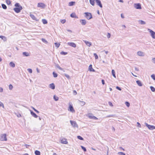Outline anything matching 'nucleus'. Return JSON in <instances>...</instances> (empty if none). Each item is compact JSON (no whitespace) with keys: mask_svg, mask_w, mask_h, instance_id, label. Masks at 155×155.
Instances as JSON below:
<instances>
[{"mask_svg":"<svg viewBox=\"0 0 155 155\" xmlns=\"http://www.w3.org/2000/svg\"><path fill=\"white\" fill-rule=\"evenodd\" d=\"M61 143L64 144H67L68 143L67 140L64 138H63L61 140Z\"/></svg>","mask_w":155,"mask_h":155,"instance_id":"obj_12","label":"nucleus"},{"mask_svg":"<svg viewBox=\"0 0 155 155\" xmlns=\"http://www.w3.org/2000/svg\"><path fill=\"white\" fill-rule=\"evenodd\" d=\"M145 124L146 126L147 127L148 129L150 130H153L155 129V126L153 125H150L148 124L147 123H145Z\"/></svg>","mask_w":155,"mask_h":155,"instance_id":"obj_4","label":"nucleus"},{"mask_svg":"<svg viewBox=\"0 0 155 155\" xmlns=\"http://www.w3.org/2000/svg\"><path fill=\"white\" fill-rule=\"evenodd\" d=\"M42 21L44 24H47L48 23L47 21L45 19H43Z\"/></svg>","mask_w":155,"mask_h":155,"instance_id":"obj_31","label":"nucleus"},{"mask_svg":"<svg viewBox=\"0 0 155 155\" xmlns=\"http://www.w3.org/2000/svg\"><path fill=\"white\" fill-rule=\"evenodd\" d=\"M150 87L152 91L153 92L155 91V88L154 87L151 86Z\"/></svg>","mask_w":155,"mask_h":155,"instance_id":"obj_32","label":"nucleus"},{"mask_svg":"<svg viewBox=\"0 0 155 155\" xmlns=\"http://www.w3.org/2000/svg\"><path fill=\"white\" fill-rule=\"evenodd\" d=\"M9 65L12 68H14L15 67V64L12 62H11L9 63Z\"/></svg>","mask_w":155,"mask_h":155,"instance_id":"obj_26","label":"nucleus"},{"mask_svg":"<svg viewBox=\"0 0 155 155\" xmlns=\"http://www.w3.org/2000/svg\"><path fill=\"white\" fill-rule=\"evenodd\" d=\"M148 30L149 31L150 33L151 36L153 38L155 39V32L150 29H148Z\"/></svg>","mask_w":155,"mask_h":155,"instance_id":"obj_5","label":"nucleus"},{"mask_svg":"<svg viewBox=\"0 0 155 155\" xmlns=\"http://www.w3.org/2000/svg\"><path fill=\"white\" fill-rule=\"evenodd\" d=\"M135 70L136 71H139V69L135 67Z\"/></svg>","mask_w":155,"mask_h":155,"instance_id":"obj_64","label":"nucleus"},{"mask_svg":"<svg viewBox=\"0 0 155 155\" xmlns=\"http://www.w3.org/2000/svg\"><path fill=\"white\" fill-rule=\"evenodd\" d=\"M42 41L43 42H44L45 43H47V41L44 38H42Z\"/></svg>","mask_w":155,"mask_h":155,"instance_id":"obj_53","label":"nucleus"},{"mask_svg":"<svg viewBox=\"0 0 155 155\" xmlns=\"http://www.w3.org/2000/svg\"><path fill=\"white\" fill-rule=\"evenodd\" d=\"M53 75L54 78H56L58 76V74L54 72H53Z\"/></svg>","mask_w":155,"mask_h":155,"instance_id":"obj_34","label":"nucleus"},{"mask_svg":"<svg viewBox=\"0 0 155 155\" xmlns=\"http://www.w3.org/2000/svg\"><path fill=\"white\" fill-rule=\"evenodd\" d=\"M84 41L85 42L86 44L89 47H90L91 45V43L89 41Z\"/></svg>","mask_w":155,"mask_h":155,"instance_id":"obj_18","label":"nucleus"},{"mask_svg":"<svg viewBox=\"0 0 155 155\" xmlns=\"http://www.w3.org/2000/svg\"><path fill=\"white\" fill-rule=\"evenodd\" d=\"M0 38L2 39L4 41H7V38L6 37L2 35L0 36Z\"/></svg>","mask_w":155,"mask_h":155,"instance_id":"obj_22","label":"nucleus"},{"mask_svg":"<svg viewBox=\"0 0 155 155\" xmlns=\"http://www.w3.org/2000/svg\"><path fill=\"white\" fill-rule=\"evenodd\" d=\"M2 107L3 108H4V105L0 101V107Z\"/></svg>","mask_w":155,"mask_h":155,"instance_id":"obj_49","label":"nucleus"},{"mask_svg":"<svg viewBox=\"0 0 155 155\" xmlns=\"http://www.w3.org/2000/svg\"><path fill=\"white\" fill-rule=\"evenodd\" d=\"M30 113L31 115L35 118H37L38 116L32 111L31 110Z\"/></svg>","mask_w":155,"mask_h":155,"instance_id":"obj_14","label":"nucleus"},{"mask_svg":"<svg viewBox=\"0 0 155 155\" xmlns=\"http://www.w3.org/2000/svg\"><path fill=\"white\" fill-rule=\"evenodd\" d=\"M45 5L42 3H39L38 4V7L44 8L45 7Z\"/></svg>","mask_w":155,"mask_h":155,"instance_id":"obj_9","label":"nucleus"},{"mask_svg":"<svg viewBox=\"0 0 155 155\" xmlns=\"http://www.w3.org/2000/svg\"><path fill=\"white\" fill-rule=\"evenodd\" d=\"M139 22L141 25H144L146 24L145 21L142 20H139Z\"/></svg>","mask_w":155,"mask_h":155,"instance_id":"obj_27","label":"nucleus"},{"mask_svg":"<svg viewBox=\"0 0 155 155\" xmlns=\"http://www.w3.org/2000/svg\"><path fill=\"white\" fill-rule=\"evenodd\" d=\"M64 75L68 79H69L70 78V76L68 75L67 74H64Z\"/></svg>","mask_w":155,"mask_h":155,"instance_id":"obj_50","label":"nucleus"},{"mask_svg":"<svg viewBox=\"0 0 155 155\" xmlns=\"http://www.w3.org/2000/svg\"><path fill=\"white\" fill-rule=\"evenodd\" d=\"M94 1L95 0H89V2L90 3L92 6H94Z\"/></svg>","mask_w":155,"mask_h":155,"instance_id":"obj_23","label":"nucleus"},{"mask_svg":"<svg viewBox=\"0 0 155 155\" xmlns=\"http://www.w3.org/2000/svg\"><path fill=\"white\" fill-rule=\"evenodd\" d=\"M112 74L113 76L115 78H116V76L115 75V73L114 70H112L111 71Z\"/></svg>","mask_w":155,"mask_h":155,"instance_id":"obj_25","label":"nucleus"},{"mask_svg":"<svg viewBox=\"0 0 155 155\" xmlns=\"http://www.w3.org/2000/svg\"><path fill=\"white\" fill-rule=\"evenodd\" d=\"M6 2L7 4L8 5H10L11 3V2L10 1V0H6Z\"/></svg>","mask_w":155,"mask_h":155,"instance_id":"obj_44","label":"nucleus"},{"mask_svg":"<svg viewBox=\"0 0 155 155\" xmlns=\"http://www.w3.org/2000/svg\"><path fill=\"white\" fill-rule=\"evenodd\" d=\"M134 7L137 9H140L141 8V5L140 3L134 4Z\"/></svg>","mask_w":155,"mask_h":155,"instance_id":"obj_7","label":"nucleus"},{"mask_svg":"<svg viewBox=\"0 0 155 155\" xmlns=\"http://www.w3.org/2000/svg\"><path fill=\"white\" fill-rule=\"evenodd\" d=\"M35 155H40V152L38 150H36L35 152Z\"/></svg>","mask_w":155,"mask_h":155,"instance_id":"obj_28","label":"nucleus"},{"mask_svg":"<svg viewBox=\"0 0 155 155\" xmlns=\"http://www.w3.org/2000/svg\"><path fill=\"white\" fill-rule=\"evenodd\" d=\"M125 104L128 107H129L130 105V103L127 101H126L125 102Z\"/></svg>","mask_w":155,"mask_h":155,"instance_id":"obj_37","label":"nucleus"},{"mask_svg":"<svg viewBox=\"0 0 155 155\" xmlns=\"http://www.w3.org/2000/svg\"><path fill=\"white\" fill-rule=\"evenodd\" d=\"M77 138L81 140H84L83 138L80 136H77Z\"/></svg>","mask_w":155,"mask_h":155,"instance_id":"obj_36","label":"nucleus"},{"mask_svg":"<svg viewBox=\"0 0 155 155\" xmlns=\"http://www.w3.org/2000/svg\"><path fill=\"white\" fill-rule=\"evenodd\" d=\"M49 87L51 88L52 89H54L55 88V86L54 83H51L49 85Z\"/></svg>","mask_w":155,"mask_h":155,"instance_id":"obj_16","label":"nucleus"},{"mask_svg":"<svg viewBox=\"0 0 155 155\" xmlns=\"http://www.w3.org/2000/svg\"><path fill=\"white\" fill-rule=\"evenodd\" d=\"M110 33H108L107 34V38H110Z\"/></svg>","mask_w":155,"mask_h":155,"instance_id":"obj_52","label":"nucleus"},{"mask_svg":"<svg viewBox=\"0 0 155 155\" xmlns=\"http://www.w3.org/2000/svg\"><path fill=\"white\" fill-rule=\"evenodd\" d=\"M92 119H94V120H97V119H98V118L97 117H96L94 116H92Z\"/></svg>","mask_w":155,"mask_h":155,"instance_id":"obj_58","label":"nucleus"},{"mask_svg":"<svg viewBox=\"0 0 155 155\" xmlns=\"http://www.w3.org/2000/svg\"><path fill=\"white\" fill-rule=\"evenodd\" d=\"M93 116L92 115H88V117L90 118V119H92V116Z\"/></svg>","mask_w":155,"mask_h":155,"instance_id":"obj_57","label":"nucleus"},{"mask_svg":"<svg viewBox=\"0 0 155 155\" xmlns=\"http://www.w3.org/2000/svg\"><path fill=\"white\" fill-rule=\"evenodd\" d=\"M73 92L74 95H76L77 94V92L75 90H74L73 91Z\"/></svg>","mask_w":155,"mask_h":155,"instance_id":"obj_59","label":"nucleus"},{"mask_svg":"<svg viewBox=\"0 0 155 155\" xmlns=\"http://www.w3.org/2000/svg\"><path fill=\"white\" fill-rule=\"evenodd\" d=\"M15 8H14V10L17 13L20 12L22 9V7L20 5L19 3H17L15 4Z\"/></svg>","mask_w":155,"mask_h":155,"instance_id":"obj_1","label":"nucleus"},{"mask_svg":"<svg viewBox=\"0 0 155 155\" xmlns=\"http://www.w3.org/2000/svg\"><path fill=\"white\" fill-rule=\"evenodd\" d=\"M80 22L82 25H85L86 24V21L85 19H81L80 20Z\"/></svg>","mask_w":155,"mask_h":155,"instance_id":"obj_13","label":"nucleus"},{"mask_svg":"<svg viewBox=\"0 0 155 155\" xmlns=\"http://www.w3.org/2000/svg\"><path fill=\"white\" fill-rule=\"evenodd\" d=\"M60 54L62 55H65L67 54V53L66 52H64L63 51H62L60 53Z\"/></svg>","mask_w":155,"mask_h":155,"instance_id":"obj_40","label":"nucleus"},{"mask_svg":"<svg viewBox=\"0 0 155 155\" xmlns=\"http://www.w3.org/2000/svg\"><path fill=\"white\" fill-rule=\"evenodd\" d=\"M2 7L3 9H6L7 8L6 6L4 4H2Z\"/></svg>","mask_w":155,"mask_h":155,"instance_id":"obj_33","label":"nucleus"},{"mask_svg":"<svg viewBox=\"0 0 155 155\" xmlns=\"http://www.w3.org/2000/svg\"><path fill=\"white\" fill-rule=\"evenodd\" d=\"M101 81L103 84H105V82L104 80H102Z\"/></svg>","mask_w":155,"mask_h":155,"instance_id":"obj_63","label":"nucleus"},{"mask_svg":"<svg viewBox=\"0 0 155 155\" xmlns=\"http://www.w3.org/2000/svg\"><path fill=\"white\" fill-rule=\"evenodd\" d=\"M61 22L62 24H64L66 22V20L65 19H62L61 20Z\"/></svg>","mask_w":155,"mask_h":155,"instance_id":"obj_47","label":"nucleus"},{"mask_svg":"<svg viewBox=\"0 0 155 155\" xmlns=\"http://www.w3.org/2000/svg\"><path fill=\"white\" fill-rule=\"evenodd\" d=\"M115 115H113V114L110 115H108V116H107V117H115Z\"/></svg>","mask_w":155,"mask_h":155,"instance_id":"obj_51","label":"nucleus"},{"mask_svg":"<svg viewBox=\"0 0 155 155\" xmlns=\"http://www.w3.org/2000/svg\"><path fill=\"white\" fill-rule=\"evenodd\" d=\"M30 16L33 19L36 20V18L34 15L31 14Z\"/></svg>","mask_w":155,"mask_h":155,"instance_id":"obj_30","label":"nucleus"},{"mask_svg":"<svg viewBox=\"0 0 155 155\" xmlns=\"http://www.w3.org/2000/svg\"><path fill=\"white\" fill-rule=\"evenodd\" d=\"M54 99L55 101H57L58 100L59 98L58 97L56 96L55 95H54Z\"/></svg>","mask_w":155,"mask_h":155,"instance_id":"obj_35","label":"nucleus"},{"mask_svg":"<svg viewBox=\"0 0 155 155\" xmlns=\"http://www.w3.org/2000/svg\"><path fill=\"white\" fill-rule=\"evenodd\" d=\"M151 77L154 80H155V75L153 74L151 75Z\"/></svg>","mask_w":155,"mask_h":155,"instance_id":"obj_45","label":"nucleus"},{"mask_svg":"<svg viewBox=\"0 0 155 155\" xmlns=\"http://www.w3.org/2000/svg\"><path fill=\"white\" fill-rule=\"evenodd\" d=\"M137 124L138 125H137V127H141V125H140V124L138 122H137Z\"/></svg>","mask_w":155,"mask_h":155,"instance_id":"obj_56","label":"nucleus"},{"mask_svg":"<svg viewBox=\"0 0 155 155\" xmlns=\"http://www.w3.org/2000/svg\"><path fill=\"white\" fill-rule=\"evenodd\" d=\"M28 71L30 73H31L32 72V70L30 68H28L27 69Z\"/></svg>","mask_w":155,"mask_h":155,"instance_id":"obj_48","label":"nucleus"},{"mask_svg":"<svg viewBox=\"0 0 155 155\" xmlns=\"http://www.w3.org/2000/svg\"><path fill=\"white\" fill-rule=\"evenodd\" d=\"M94 57H95V58L96 59H97L98 58V56H97V54L96 53H94Z\"/></svg>","mask_w":155,"mask_h":155,"instance_id":"obj_43","label":"nucleus"},{"mask_svg":"<svg viewBox=\"0 0 155 155\" xmlns=\"http://www.w3.org/2000/svg\"><path fill=\"white\" fill-rule=\"evenodd\" d=\"M68 110L71 111V112H72V113L75 112V110L74 109L72 105L70 104Z\"/></svg>","mask_w":155,"mask_h":155,"instance_id":"obj_8","label":"nucleus"},{"mask_svg":"<svg viewBox=\"0 0 155 155\" xmlns=\"http://www.w3.org/2000/svg\"><path fill=\"white\" fill-rule=\"evenodd\" d=\"M70 16L71 17L73 18H78V17L76 16L75 13H72L71 14Z\"/></svg>","mask_w":155,"mask_h":155,"instance_id":"obj_21","label":"nucleus"},{"mask_svg":"<svg viewBox=\"0 0 155 155\" xmlns=\"http://www.w3.org/2000/svg\"><path fill=\"white\" fill-rule=\"evenodd\" d=\"M3 91V89L2 87H0V92H2Z\"/></svg>","mask_w":155,"mask_h":155,"instance_id":"obj_61","label":"nucleus"},{"mask_svg":"<svg viewBox=\"0 0 155 155\" xmlns=\"http://www.w3.org/2000/svg\"><path fill=\"white\" fill-rule=\"evenodd\" d=\"M85 15V17L88 20H90L92 18V15L91 13L88 12H86L84 13Z\"/></svg>","mask_w":155,"mask_h":155,"instance_id":"obj_2","label":"nucleus"},{"mask_svg":"<svg viewBox=\"0 0 155 155\" xmlns=\"http://www.w3.org/2000/svg\"><path fill=\"white\" fill-rule=\"evenodd\" d=\"M116 88L117 89V90H119V91H121V88H120V87H118V86H117V87H116Z\"/></svg>","mask_w":155,"mask_h":155,"instance_id":"obj_54","label":"nucleus"},{"mask_svg":"<svg viewBox=\"0 0 155 155\" xmlns=\"http://www.w3.org/2000/svg\"><path fill=\"white\" fill-rule=\"evenodd\" d=\"M75 3V2H70L69 3V5L70 6H73L74 5Z\"/></svg>","mask_w":155,"mask_h":155,"instance_id":"obj_29","label":"nucleus"},{"mask_svg":"<svg viewBox=\"0 0 155 155\" xmlns=\"http://www.w3.org/2000/svg\"><path fill=\"white\" fill-rule=\"evenodd\" d=\"M71 124L72 126L74 127H78V125L77 124L76 122L75 121H72L71 120L70 121Z\"/></svg>","mask_w":155,"mask_h":155,"instance_id":"obj_6","label":"nucleus"},{"mask_svg":"<svg viewBox=\"0 0 155 155\" xmlns=\"http://www.w3.org/2000/svg\"><path fill=\"white\" fill-rule=\"evenodd\" d=\"M79 104L82 106H83L85 104V102L83 101H81L80 100H79Z\"/></svg>","mask_w":155,"mask_h":155,"instance_id":"obj_20","label":"nucleus"},{"mask_svg":"<svg viewBox=\"0 0 155 155\" xmlns=\"http://www.w3.org/2000/svg\"><path fill=\"white\" fill-rule=\"evenodd\" d=\"M89 70L90 71L92 72H95V70L92 67V65L91 64H90L89 67Z\"/></svg>","mask_w":155,"mask_h":155,"instance_id":"obj_15","label":"nucleus"},{"mask_svg":"<svg viewBox=\"0 0 155 155\" xmlns=\"http://www.w3.org/2000/svg\"><path fill=\"white\" fill-rule=\"evenodd\" d=\"M13 86L11 84H10L9 85V89L10 90H12L13 89Z\"/></svg>","mask_w":155,"mask_h":155,"instance_id":"obj_38","label":"nucleus"},{"mask_svg":"<svg viewBox=\"0 0 155 155\" xmlns=\"http://www.w3.org/2000/svg\"><path fill=\"white\" fill-rule=\"evenodd\" d=\"M136 83L138 84V85H139L140 86H142V84L140 80H137L136 81Z\"/></svg>","mask_w":155,"mask_h":155,"instance_id":"obj_19","label":"nucleus"},{"mask_svg":"<svg viewBox=\"0 0 155 155\" xmlns=\"http://www.w3.org/2000/svg\"><path fill=\"white\" fill-rule=\"evenodd\" d=\"M67 44L69 46H70L72 47L75 48L76 47V45L75 43L72 42H69Z\"/></svg>","mask_w":155,"mask_h":155,"instance_id":"obj_11","label":"nucleus"},{"mask_svg":"<svg viewBox=\"0 0 155 155\" xmlns=\"http://www.w3.org/2000/svg\"><path fill=\"white\" fill-rule=\"evenodd\" d=\"M152 61L153 63L155 64V58L152 59Z\"/></svg>","mask_w":155,"mask_h":155,"instance_id":"obj_62","label":"nucleus"},{"mask_svg":"<svg viewBox=\"0 0 155 155\" xmlns=\"http://www.w3.org/2000/svg\"><path fill=\"white\" fill-rule=\"evenodd\" d=\"M56 66L57 68H58L60 70H63V68H62L60 67L58 64L56 65Z\"/></svg>","mask_w":155,"mask_h":155,"instance_id":"obj_41","label":"nucleus"},{"mask_svg":"<svg viewBox=\"0 0 155 155\" xmlns=\"http://www.w3.org/2000/svg\"><path fill=\"white\" fill-rule=\"evenodd\" d=\"M24 146H25L26 148H28V147H30V145L27 144H25L24 145Z\"/></svg>","mask_w":155,"mask_h":155,"instance_id":"obj_55","label":"nucleus"},{"mask_svg":"<svg viewBox=\"0 0 155 155\" xmlns=\"http://www.w3.org/2000/svg\"><path fill=\"white\" fill-rule=\"evenodd\" d=\"M95 1L97 5L101 8L102 7V5L100 0H95Z\"/></svg>","mask_w":155,"mask_h":155,"instance_id":"obj_10","label":"nucleus"},{"mask_svg":"<svg viewBox=\"0 0 155 155\" xmlns=\"http://www.w3.org/2000/svg\"><path fill=\"white\" fill-rule=\"evenodd\" d=\"M137 54L140 56H144V53L141 51H138L137 53Z\"/></svg>","mask_w":155,"mask_h":155,"instance_id":"obj_17","label":"nucleus"},{"mask_svg":"<svg viewBox=\"0 0 155 155\" xmlns=\"http://www.w3.org/2000/svg\"><path fill=\"white\" fill-rule=\"evenodd\" d=\"M81 147L82 149L84 150V152H86L87 150L86 148L84 146H81Z\"/></svg>","mask_w":155,"mask_h":155,"instance_id":"obj_39","label":"nucleus"},{"mask_svg":"<svg viewBox=\"0 0 155 155\" xmlns=\"http://www.w3.org/2000/svg\"><path fill=\"white\" fill-rule=\"evenodd\" d=\"M22 54H23V55L24 56H26V57L28 56L29 55V54L28 53L26 52H23Z\"/></svg>","mask_w":155,"mask_h":155,"instance_id":"obj_24","label":"nucleus"},{"mask_svg":"<svg viewBox=\"0 0 155 155\" xmlns=\"http://www.w3.org/2000/svg\"><path fill=\"white\" fill-rule=\"evenodd\" d=\"M109 104L111 106H113L111 102H109Z\"/></svg>","mask_w":155,"mask_h":155,"instance_id":"obj_60","label":"nucleus"},{"mask_svg":"<svg viewBox=\"0 0 155 155\" xmlns=\"http://www.w3.org/2000/svg\"><path fill=\"white\" fill-rule=\"evenodd\" d=\"M54 44L55 46L57 48H58L60 45V44L59 43H58L56 42Z\"/></svg>","mask_w":155,"mask_h":155,"instance_id":"obj_42","label":"nucleus"},{"mask_svg":"<svg viewBox=\"0 0 155 155\" xmlns=\"http://www.w3.org/2000/svg\"><path fill=\"white\" fill-rule=\"evenodd\" d=\"M6 134H2L0 136V140L1 141H7V139L6 137Z\"/></svg>","mask_w":155,"mask_h":155,"instance_id":"obj_3","label":"nucleus"},{"mask_svg":"<svg viewBox=\"0 0 155 155\" xmlns=\"http://www.w3.org/2000/svg\"><path fill=\"white\" fill-rule=\"evenodd\" d=\"M118 154L119 155H125V153L122 152H119L118 153Z\"/></svg>","mask_w":155,"mask_h":155,"instance_id":"obj_46","label":"nucleus"}]
</instances>
